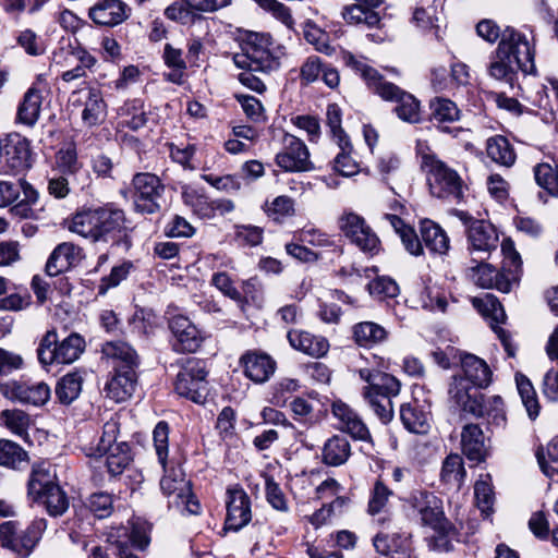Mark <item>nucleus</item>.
Wrapping results in <instances>:
<instances>
[{
  "instance_id": "nucleus-1",
  "label": "nucleus",
  "mask_w": 558,
  "mask_h": 558,
  "mask_svg": "<svg viewBox=\"0 0 558 558\" xmlns=\"http://www.w3.org/2000/svg\"><path fill=\"white\" fill-rule=\"evenodd\" d=\"M343 63L365 81L367 87L386 101H395L397 116L409 123L421 121L420 101L410 93L397 85L385 81L376 69L368 65L363 57H356L349 51L342 53Z\"/></svg>"
},
{
  "instance_id": "nucleus-2",
  "label": "nucleus",
  "mask_w": 558,
  "mask_h": 558,
  "mask_svg": "<svg viewBox=\"0 0 558 558\" xmlns=\"http://www.w3.org/2000/svg\"><path fill=\"white\" fill-rule=\"evenodd\" d=\"M27 498L44 507L51 517H60L69 509V497L60 486L53 465L34 464L27 482Z\"/></svg>"
},
{
  "instance_id": "nucleus-3",
  "label": "nucleus",
  "mask_w": 558,
  "mask_h": 558,
  "mask_svg": "<svg viewBox=\"0 0 558 558\" xmlns=\"http://www.w3.org/2000/svg\"><path fill=\"white\" fill-rule=\"evenodd\" d=\"M124 211L113 205L76 213L69 223V230L92 242L108 241L109 236L124 229Z\"/></svg>"
},
{
  "instance_id": "nucleus-4",
  "label": "nucleus",
  "mask_w": 558,
  "mask_h": 558,
  "mask_svg": "<svg viewBox=\"0 0 558 558\" xmlns=\"http://www.w3.org/2000/svg\"><path fill=\"white\" fill-rule=\"evenodd\" d=\"M284 56V47L275 43L269 34H252L243 51L234 54L233 62L240 69L269 73L279 69Z\"/></svg>"
},
{
  "instance_id": "nucleus-5",
  "label": "nucleus",
  "mask_w": 558,
  "mask_h": 558,
  "mask_svg": "<svg viewBox=\"0 0 558 558\" xmlns=\"http://www.w3.org/2000/svg\"><path fill=\"white\" fill-rule=\"evenodd\" d=\"M464 386L462 379L456 380L450 391V403L453 407L475 417H487L497 426L506 424L505 403L501 397L485 398L483 393L470 395Z\"/></svg>"
},
{
  "instance_id": "nucleus-6",
  "label": "nucleus",
  "mask_w": 558,
  "mask_h": 558,
  "mask_svg": "<svg viewBox=\"0 0 558 558\" xmlns=\"http://www.w3.org/2000/svg\"><path fill=\"white\" fill-rule=\"evenodd\" d=\"M402 510L411 520L435 531H445L447 521L444 517L440 499L426 489L417 488L400 497Z\"/></svg>"
},
{
  "instance_id": "nucleus-7",
  "label": "nucleus",
  "mask_w": 558,
  "mask_h": 558,
  "mask_svg": "<svg viewBox=\"0 0 558 558\" xmlns=\"http://www.w3.org/2000/svg\"><path fill=\"white\" fill-rule=\"evenodd\" d=\"M85 350V340L78 333H71L62 341H58L56 330H49L43 337L37 355L39 363L45 366L54 364H71L75 362Z\"/></svg>"
},
{
  "instance_id": "nucleus-8",
  "label": "nucleus",
  "mask_w": 558,
  "mask_h": 558,
  "mask_svg": "<svg viewBox=\"0 0 558 558\" xmlns=\"http://www.w3.org/2000/svg\"><path fill=\"white\" fill-rule=\"evenodd\" d=\"M47 529V521L37 518L25 529L21 530L16 521H5L0 524V544L21 558H26L40 541Z\"/></svg>"
},
{
  "instance_id": "nucleus-9",
  "label": "nucleus",
  "mask_w": 558,
  "mask_h": 558,
  "mask_svg": "<svg viewBox=\"0 0 558 558\" xmlns=\"http://www.w3.org/2000/svg\"><path fill=\"white\" fill-rule=\"evenodd\" d=\"M534 41L533 35L529 37L513 27H507L502 32L501 40L498 46L500 47L502 56L506 53L508 59L515 64L517 69L524 75H527L536 71Z\"/></svg>"
},
{
  "instance_id": "nucleus-10",
  "label": "nucleus",
  "mask_w": 558,
  "mask_h": 558,
  "mask_svg": "<svg viewBox=\"0 0 558 558\" xmlns=\"http://www.w3.org/2000/svg\"><path fill=\"white\" fill-rule=\"evenodd\" d=\"M165 475L160 480V489L168 498L169 506H174L190 514H197L201 505L191 489V483L180 466L165 468Z\"/></svg>"
},
{
  "instance_id": "nucleus-11",
  "label": "nucleus",
  "mask_w": 558,
  "mask_h": 558,
  "mask_svg": "<svg viewBox=\"0 0 558 558\" xmlns=\"http://www.w3.org/2000/svg\"><path fill=\"white\" fill-rule=\"evenodd\" d=\"M427 183L429 192L438 198L461 199L464 184L458 172L440 159H427Z\"/></svg>"
},
{
  "instance_id": "nucleus-12",
  "label": "nucleus",
  "mask_w": 558,
  "mask_h": 558,
  "mask_svg": "<svg viewBox=\"0 0 558 558\" xmlns=\"http://www.w3.org/2000/svg\"><path fill=\"white\" fill-rule=\"evenodd\" d=\"M338 226L362 252L375 255L380 251L379 238L362 216L353 211H344L338 219Z\"/></svg>"
},
{
  "instance_id": "nucleus-13",
  "label": "nucleus",
  "mask_w": 558,
  "mask_h": 558,
  "mask_svg": "<svg viewBox=\"0 0 558 558\" xmlns=\"http://www.w3.org/2000/svg\"><path fill=\"white\" fill-rule=\"evenodd\" d=\"M206 376L204 363L190 359L177 376L175 391L195 403H203L208 393Z\"/></svg>"
},
{
  "instance_id": "nucleus-14",
  "label": "nucleus",
  "mask_w": 558,
  "mask_h": 558,
  "mask_svg": "<svg viewBox=\"0 0 558 558\" xmlns=\"http://www.w3.org/2000/svg\"><path fill=\"white\" fill-rule=\"evenodd\" d=\"M132 185L136 211L148 215L159 211L165 186L157 175L148 172L136 173Z\"/></svg>"
},
{
  "instance_id": "nucleus-15",
  "label": "nucleus",
  "mask_w": 558,
  "mask_h": 558,
  "mask_svg": "<svg viewBox=\"0 0 558 558\" xmlns=\"http://www.w3.org/2000/svg\"><path fill=\"white\" fill-rule=\"evenodd\" d=\"M281 149L277 153L276 165L287 172H302L313 169L310 151L302 140L289 134H281Z\"/></svg>"
},
{
  "instance_id": "nucleus-16",
  "label": "nucleus",
  "mask_w": 558,
  "mask_h": 558,
  "mask_svg": "<svg viewBox=\"0 0 558 558\" xmlns=\"http://www.w3.org/2000/svg\"><path fill=\"white\" fill-rule=\"evenodd\" d=\"M461 375H454L451 378L448 389V396L454 386L456 380L462 379L464 388L470 395L480 393L477 389L487 388L493 381V372L489 365L481 357L466 353L461 357Z\"/></svg>"
},
{
  "instance_id": "nucleus-17",
  "label": "nucleus",
  "mask_w": 558,
  "mask_h": 558,
  "mask_svg": "<svg viewBox=\"0 0 558 558\" xmlns=\"http://www.w3.org/2000/svg\"><path fill=\"white\" fill-rule=\"evenodd\" d=\"M53 59L56 64L62 66L74 65L61 74V78L66 83L84 77L86 70L92 69L97 62L96 58L87 50L81 47L73 48L71 45L54 52Z\"/></svg>"
},
{
  "instance_id": "nucleus-18",
  "label": "nucleus",
  "mask_w": 558,
  "mask_h": 558,
  "mask_svg": "<svg viewBox=\"0 0 558 558\" xmlns=\"http://www.w3.org/2000/svg\"><path fill=\"white\" fill-rule=\"evenodd\" d=\"M1 395L10 400L28 403L36 407L44 405L50 398L49 386L44 381L19 383L15 380L0 384Z\"/></svg>"
},
{
  "instance_id": "nucleus-19",
  "label": "nucleus",
  "mask_w": 558,
  "mask_h": 558,
  "mask_svg": "<svg viewBox=\"0 0 558 558\" xmlns=\"http://www.w3.org/2000/svg\"><path fill=\"white\" fill-rule=\"evenodd\" d=\"M227 517L225 529L238 532L247 525L252 519L251 500L245 490L239 485L227 489Z\"/></svg>"
},
{
  "instance_id": "nucleus-20",
  "label": "nucleus",
  "mask_w": 558,
  "mask_h": 558,
  "mask_svg": "<svg viewBox=\"0 0 558 558\" xmlns=\"http://www.w3.org/2000/svg\"><path fill=\"white\" fill-rule=\"evenodd\" d=\"M468 250L470 253L490 255L498 245V234L493 225L485 220L465 219Z\"/></svg>"
},
{
  "instance_id": "nucleus-21",
  "label": "nucleus",
  "mask_w": 558,
  "mask_h": 558,
  "mask_svg": "<svg viewBox=\"0 0 558 558\" xmlns=\"http://www.w3.org/2000/svg\"><path fill=\"white\" fill-rule=\"evenodd\" d=\"M169 328L174 337L172 345L177 352H195L205 339L203 332L183 315L172 316L169 319Z\"/></svg>"
},
{
  "instance_id": "nucleus-22",
  "label": "nucleus",
  "mask_w": 558,
  "mask_h": 558,
  "mask_svg": "<svg viewBox=\"0 0 558 558\" xmlns=\"http://www.w3.org/2000/svg\"><path fill=\"white\" fill-rule=\"evenodd\" d=\"M469 278L480 288L497 289L508 293L515 284V275L509 277L488 263H476L468 268Z\"/></svg>"
},
{
  "instance_id": "nucleus-23",
  "label": "nucleus",
  "mask_w": 558,
  "mask_h": 558,
  "mask_svg": "<svg viewBox=\"0 0 558 558\" xmlns=\"http://www.w3.org/2000/svg\"><path fill=\"white\" fill-rule=\"evenodd\" d=\"M331 412L338 421V428L351 435L352 438L371 441V432L361 416L342 401H335Z\"/></svg>"
},
{
  "instance_id": "nucleus-24",
  "label": "nucleus",
  "mask_w": 558,
  "mask_h": 558,
  "mask_svg": "<svg viewBox=\"0 0 558 558\" xmlns=\"http://www.w3.org/2000/svg\"><path fill=\"white\" fill-rule=\"evenodd\" d=\"M130 9L121 0H98L88 10L89 19L101 26H116L129 17Z\"/></svg>"
},
{
  "instance_id": "nucleus-25",
  "label": "nucleus",
  "mask_w": 558,
  "mask_h": 558,
  "mask_svg": "<svg viewBox=\"0 0 558 558\" xmlns=\"http://www.w3.org/2000/svg\"><path fill=\"white\" fill-rule=\"evenodd\" d=\"M83 257L82 248L71 242L60 243L50 254L46 271L49 276L54 277L77 265Z\"/></svg>"
},
{
  "instance_id": "nucleus-26",
  "label": "nucleus",
  "mask_w": 558,
  "mask_h": 558,
  "mask_svg": "<svg viewBox=\"0 0 558 558\" xmlns=\"http://www.w3.org/2000/svg\"><path fill=\"white\" fill-rule=\"evenodd\" d=\"M241 363L245 376L258 384L267 381L276 369V362L265 353L247 352L242 356Z\"/></svg>"
},
{
  "instance_id": "nucleus-27",
  "label": "nucleus",
  "mask_w": 558,
  "mask_h": 558,
  "mask_svg": "<svg viewBox=\"0 0 558 558\" xmlns=\"http://www.w3.org/2000/svg\"><path fill=\"white\" fill-rule=\"evenodd\" d=\"M288 341L290 345L304 354L312 357H322L329 350V342L322 336H315L307 331L292 329L288 332Z\"/></svg>"
},
{
  "instance_id": "nucleus-28",
  "label": "nucleus",
  "mask_w": 558,
  "mask_h": 558,
  "mask_svg": "<svg viewBox=\"0 0 558 558\" xmlns=\"http://www.w3.org/2000/svg\"><path fill=\"white\" fill-rule=\"evenodd\" d=\"M137 377L135 369L116 371V374L106 384V397L114 402H123L135 391Z\"/></svg>"
},
{
  "instance_id": "nucleus-29",
  "label": "nucleus",
  "mask_w": 558,
  "mask_h": 558,
  "mask_svg": "<svg viewBox=\"0 0 558 558\" xmlns=\"http://www.w3.org/2000/svg\"><path fill=\"white\" fill-rule=\"evenodd\" d=\"M422 243L433 255H446L450 248V239L446 231L436 222L424 219L420 222Z\"/></svg>"
},
{
  "instance_id": "nucleus-30",
  "label": "nucleus",
  "mask_w": 558,
  "mask_h": 558,
  "mask_svg": "<svg viewBox=\"0 0 558 558\" xmlns=\"http://www.w3.org/2000/svg\"><path fill=\"white\" fill-rule=\"evenodd\" d=\"M379 4V0L369 3L367 0H355V3L345 5L341 12L343 20L351 25H365L374 27L379 23V15L374 10Z\"/></svg>"
},
{
  "instance_id": "nucleus-31",
  "label": "nucleus",
  "mask_w": 558,
  "mask_h": 558,
  "mask_svg": "<svg viewBox=\"0 0 558 558\" xmlns=\"http://www.w3.org/2000/svg\"><path fill=\"white\" fill-rule=\"evenodd\" d=\"M461 447L469 460L481 462L486 458L487 447L485 437L477 424H466L462 428Z\"/></svg>"
},
{
  "instance_id": "nucleus-32",
  "label": "nucleus",
  "mask_w": 558,
  "mask_h": 558,
  "mask_svg": "<svg viewBox=\"0 0 558 558\" xmlns=\"http://www.w3.org/2000/svg\"><path fill=\"white\" fill-rule=\"evenodd\" d=\"M101 353L106 359L113 361L116 371L135 369L138 366L136 352L125 342H106Z\"/></svg>"
},
{
  "instance_id": "nucleus-33",
  "label": "nucleus",
  "mask_w": 558,
  "mask_h": 558,
  "mask_svg": "<svg viewBox=\"0 0 558 558\" xmlns=\"http://www.w3.org/2000/svg\"><path fill=\"white\" fill-rule=\"evenodd\" d=\"M351 453L348 438L342 435H333L323 446L322 461L329 466H340L349 460Z\"/></svg>"
},
{
  "instance_id": "nucleus-34",
  "label": "nucleus",
  "mask_w": 558,
  "mask_h": 558,
  "mask_svg": "<svg viewBox=\"0 0 558 558\" xmlns=\"http://www.w3.org/2000/svg\"><path fill=\"white\" fill-rule=\"evenodd\" d=\"M119 125L137 131L144 128L148 121V112L143 99L126 100L118 111Z\"/></svg>"
},
{
  "instance_id": "nucleus-35",
  "label": "nucleus",
  "mask_w": 558,
  "mask_h": 558,
  "mask_svg": "<svg viewBox=\"0 0 558 558\" xmlns=\"http://www.w3.org/2000/svg\"><path fill=\"white\" fill-rule=\"evenodd\" d=\"M352 336L357 345L371 349L385 342L389 332L377 323L361 322L353 326Z\"/></svg>"
},
{
  "instance_id": "nucleus-36",
  "label": "nucleus",
  "mask_w": 558,
  "mask_h": 558,
  "mask_svg": "<svg viewBox=\"0 0 558 558\" xmlns=\"http://www.w3.org/2000/svg\"><path fill=\"white\" fill-rule=\"evenodd\" d=\"M486 154L492 161L506 168H511L517 160L514 148L508 138L502 135H495L487 138Z\"/></svg>"
},
{
  "instance_id": "nucleus-37",
  "label": "nucleus",
  "mask_w": 558,
  "mask_h": 558,
  "mask_svg": "<svg viewBox=\"0 0 558 558\" xmlns=\"http://www.w3.org/2000/svg\"><path fill=\"white\" fill-rule=\"evenodd\" d=\"M28 150L24 144L9 145L0 154V174L15 175L27 167Z\"/></svg>"
},
{
  "instance_id": "nucleus-38",
  "label": "nucleus",
  "mask_w": 558,
  "mask_h": 558,
  "mask_svg": "<svg viewBox=\"0 0 558 558\" xmlns=\"http://www.w3.org/2000/svg\"><path fill=\"white\" fill-rule=\"evenodd\" d=\"M84 109L82 111V120L85 125L94 126L100 123L105 117L106 105L100 90L88 88L84 93Z\"/></svg>"
},
{
  "instance_id": "nucleus-39",
  "label": "nucleus",
  "mask_w": 558,
  "mask_h": 558,
  "mask_svg": "<svg viewBox=\"0 0 558 558\" xmlns=\"http://www.w3.org/2000/svg\"><path fill=\"white\" fill-rule=\"evenodd\" d=\"M488 75L497 81H504L513 87L515 74L519 69L513 64L508 56L500 52V47L497 46L487 68Z\"/></svg>"
},
{
  "instance_id": "nucleus-40",
  "label": "nucleus",
  "mask_w": 558,
  "mask_h": 558,
  "mask_svg": "<svg viewBox=\"0 0 558 558\" xmlns=\"http://www.w3.org/2000/svg\"><path fill=\"white\" fill-rule=\"evenodd\" d=\"M41 94L36 87H31L24 95L17 109V120L28 126L35 125L41 108Z\"/></svg>"
},
{
  "instance_id": "nucleus-41",
  "label": "nucleus",
  "mask_w": 558,
  "mask_h": 558,
  "mask_svg": "<svg viewBox=\"0 0 558 558\" xmlns=\"http://www.w3.org/2000/svg\"><path fill=\"white\" fill-rule=\"evenodd\" d=\"M83 375L81 371H74L60 378L56 387V396L63 404H70L76 400L82 391Z\"/></svg>"
},
{
  "instance_id": "nucleus-42",
  "label": "nucleus",
  "mask_w": 558,
  "mask_h": 558,
  "mask_svg": "<svg viewBox=\"0 0 558 558\" xmlns=\"http://www.w3.org/2000/svg\"><path fill=\"white\" fill-rule=\"evenodd\" d=\"M400 417L404 427L415 434H426L429 429V414L418 407L403 404Z\"/></svg>"
},
{
  "instance_id": "nucleus-43",
  "label": "nucleus",
  "mask_w": 558,
  "mask_h": 558,
  "mask_svg": "<svg viewBox=\"0 0 558 558\" xmlns=\"http://www.w3.org/2000/svg\"><path fill=\"white\" fill-rule=\"evenodd\" d=\"M466 475L463 459L457 453L449 454L442 462L440 478L444 483L460 488Z\"/></svg>"
},
{
  "instance_id": "nucleus-44",
  "label": "nucleus",
  "mask_w": 558,
  "mask_h": 558,
  "mask_svg": "<svg viewBox=\"0 0 558 558\" xmlns=\"http://www.w3.org/2000/svg\"><path fill=\"white\" fill-rule=\"evenodd\" d=\"M536 459L542 472L558 482V436L554 437L545 449L539 448L536 451Z\"/></svg>"
},
{
  "instance_id": "nucleus-45",
  "label": "nucleus",
  "mask_w": 558,
  "mask_h": 558,
  "mask_svg": "<svg viewBox=\"0 0 558 558\" xmlns=\"http://www.w3.org/2000/svg\"><path fill=\"white\" fill-rule=\"evenodd\" d=\"M429 110L430 120L439 124L458 121L461 116L458 106L452 100L442 97L432 99Z\"/></svg>"
},
{
  "instance_id": "nucleus-46",
  "label": "nucleus",
  "mask_w": 558,
  "mask_h": 558,
  "mask_svg": "<svg viewBox=\"0 0 558 558\" xmlns=\"http://www.w3.org/2000/svg\"><path fill=\"white\" fill-rule=\"evenodd\" d=\"M515 384L529 417L535 420L539 414V403L532 383L526 376L517 374Z\"/></svg>"
},
{
  "instance_id": "nucleus-47",
  "label": "nucleus",
  "mask_w": 558,
  "mask_h": 558,
  "mask_svg": "<svg viewBox=\"0 0 558 558\" xmlns=\"http://www.w3.org/2000/svg\"><path fill=\"white\" fill-rule=\"evenodd\" d=\"M532 104L539 109L554 113L558 109V81L547 80V84L542 85L532 99Z\"/></svg>"
},
{
  "instance_id": "nucleus-48",
  "label": "nucleus",
  "mask_w": 558,
  "mask_h": 558,
  "mask_svg": "<svg viewBox=\"0 0 558 558\" xmlns=\"http://www.w3.org/2000/svg\"><path fill=\"white\" fill-rule=\"evenodd\" d=\"M326 124L332 140L339 147L347 148L349 145V136L342 129V111L337 104H330L326 110Z\"/></svg>"
},
{
  "instance_id": "nucleus-49",
  "label": "nucleus",
  "mask_w": 558,
  "mask_h": 558,
  "mask_svg": "<svg viewBox=\"0 0 558 558\" xmlns=\"http://www.w3.org/2000/svg\"><path fill=\"white\" fill-rule=\"evenodd\" d=\"M0 420L11 433L26 439L27 430L32 424V420L26 412L19 409L4 410L0 414Z\"/></svg>"
},
{
  "instance_id": "nucleus-50",
  "label": "nucleus",
  "mask_w": 558,
  "mask_h": 558,
  "mask_svg": "<svg viewBox=\"0 0 558 558\" xmlns=\"http://www.w3.org/2000/svg\"><path fill=\"white\" fill-rule=\"evenodd\" d=\"M105 454L107 470L113 476L121 474L131 462L130 447L126 442H119Z\"/></svg>"
},
{
  "instance_id": "nucleus-51",
  "label": "nucleus",
  "mask_w": 558,
  "mask_h": 558,
  "mask_svg": "<svg viewBox=\"0 0 558 558\" xmlns=\"http://www.w3.org/2000/svg\"><path fill=\"white\" fill-rule=\"evenodd\" d=\"M119 426L118 422L110 420L105 423L102 428V435L99 439V442L96 447L85 448V453L88 457H102L105 453L111 451V448L119 442H117Z\"/></svg>"
},
{
  "instance_id": "nucleus-52",
  "label": "nucleus",
  "mask_w": 558,
  "mask_h": 558,
  "mask_svg": "<svg viewBox=\"0 0 558 558\" xmlns=\"http://www.w3.org/2000/svg\"><path fill=\"white\" fill-rule=\"evenodd\" d=\"M501 253L504 255L505 271L509 277L515 275V284L519 282L522 272V260L519 252L515 250L514 242L511 239H505L501 242Z\"/></svg>"
},
{
  "instance_id": "nucleus-53",
  "label": "nucleus",
  "mask_w": 558,
  "mask_h": 558,
  "mask_svg": "<svg viewBox=\"0 0 558 558\" xmlns=\"http://www.w3.org/2000/svg\"><path fill=\"white\" fill-rule=\"evenodd\" d=\"M392 494V490L384 482L377 480L369 493L368 513L375 515L384 512Z\"/></svg>"
},
{
  "instance_id": "nucleus-54",
  "label": "nucleus",
  "mask_w": 558,
  "mask_h": 558,
  "mask_svg": "<svg viewBox=\"0 0 558 558\" xmlns=\"http://www.w3.org/2000/svg\"><path fill=\"white\" fill-rule=\"evenodd\" d=\"M377 376L376 383L364 387L363 391H372L374 395L388 399L399 395L401 384L395 376L387 373H378Z\"/></svg>"
},
{
  "instance_id": "nucleus-55",
  "label": "nucleus",
  "mask_w": 558,
  "mask_h": 558,
  "mask_svg": "<svg viewBox=\"0 0 558 558\" xmlns=\"http://www.w3.org/2000/svg\"><path fill=\"white\" fill-rule=\"evenodd\" d=\"M474 495L480 510L488 514L492 511L495 500L490 475H481L475 483Z\"/></svg>"
},
{
  "instance_id": "nucleus-56",
  "label": "nucleus",
  "mask_w": 558,
  "mask_h": 558,
  "mask_svg": "<svg viewBox=\"0 0 558 558\" xmlns=\"http://www.w3.org/2000/svg\"><path fill=\"white\" fill-rule=\"evenodd\" d=\"M27 459L26 451L17 444L0 439V465L15 469Z\"/></svg>"
},
{
  "instance_id": "nucleus-57",
  "label": "nucleus",
  "mask_w": 558,
  "mask_h": 558,
  "mask_svg": "<svg viewBox=\"0 0 558 558\" xmlns=\"http://www.w3.org/2000/svg\"><path fill=\"white\" fill-rule=\"evenodd\" d=\"M533 173L536 184L554 196L558 181V163L555 167L547 162L537 163L533 168Z\"/></svg>"
},
{
  "instance_id": "nucleus-58",
  "label": "nucleus",
  "mask_w": 558,
  "mask_h": 558,
  "mask_svg": "<svg viewBox=\"0 0 558 558\" xmlns=\"http://www.w3.org/2000/svg\"><path fill=\"white\" fill-rule=\"evenodd\" d=\"M473 304L486 317L501 324L506 319L505 310L499 300L493 294H486L482 299H474Z\"/></svg>"
},
{
  "instance_id": "nucleus-59",
  "label": "nucleus",
  "mask_w": 558,
  "mask_h": 558,
  "mask_svg": "<svg viewBox=\"0 0 558 558\" xmlns=\"http://www.w3.org/2000/svg\"><path fill=\"white\" fill-rule=\"evenodd\" d=\"M348 504V498L336 497L330 504L324 505L320 509L316 510L313 514L306 517L307 521L315 527L318 529L324 524H327L330 518L340 512L341 509Z\"/></svg>"
},
{
  "instance_id": "nucleus-60",
  "label": "nucleus",
  "mask_w": 558,
  "mask_h": 558,
  "mask_svg": "<svg viewBox=\"0 0 558 558\" xmlns=\"http://www.w3.org/2000/svg\"><path fill=\"white\" fill-rule=\"evenodd\" d=\"M149 526L146 522H142L136 520L131 523V533L128 534L125 529H121L118 531L117 538L121 539V536H125L126 544L130 542L134 547L140 549H144L149 544Z\"/></svg>"
},
{
  "instance_id": "nucleus-61",
  "label": "nucleus",
  "mask_w": 558,
  "mask_h": 558,
  "mask_svg": "<svg viewBox=\"0 0 558 558\" xmlns=\"http://www.w3.org/2000/svg\"><path fill=\"white\" fill-rule=\"evenodd\" d=\"M182 197L184 203L189 205L199 217H214L213 201H209L206 196L198 194L195 190H184Z\"/></svg>"
},
{
  "instance_id": "nucleus-62",
  "label": "nucleus",
  "mask_w": 558,
  "mask_h": 558,
  "mask_svg": "<svg viewBox=\"0 0 558 558\" xmlns=\"http://www.w3.org/2000/svg\"><path fill=\"white\" fill-rule=\"evenodd\" d=\"M153 440L159 464L166 468L168 461L169 425L161 421L153 430Z\"/></svg>"
},
{
  "instance_id": "nucleus-63",
  "label": "nucleus",
  "mask_w": 558,
  "mask_h": 558,
  "mask_svg": "<svg viewBox=\"0 0 558 558\" xmlns=\"http://www.w3.org/2000/svg\"><path fill=\"white\" fill-rule=\"evenodd\" d=\"M363 397L384 424L392 420L393 408L391 399L379 397L372 393V391H363Z\"/></svg>"
},
{
  "instance_id": "nucleus-64",
  "label": "nucleus",
  "mask_w": 558,
  "mask_h": 558,
  "mask_svg": "<svg viewBox=\"0 0 558 558\" xmlns=\"http://www.w3.org/2000/svg\"><path fill=\"white\" fill-rule=\"evenodd\" d=\"M294 239L299 242L317 247H328L333 244L331 238L327 233L314 226H305L303 229L294 233Z\"/></svg>"
}]
</instances>
